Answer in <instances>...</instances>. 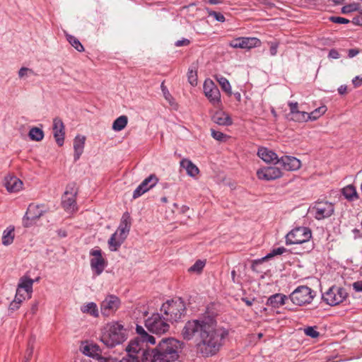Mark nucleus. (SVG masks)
I'll use <instances>...</instances> for the list:
<instances>
[{
  "mask_svg": "<svg viewBox=\"0 0 362 362\" xmlns=\"http://www.w3.org/2000/svg\"><path fill=\"white\" fill-rule=\"evenodd\" d=\"M180 334L185 341H191L195 337H199V341L195 345L197 353L203 357H210L219 351L228 332L216 328V322L208 317L188 320Z\"/></svg>",
  "mask_w": 362,
  "mask_h": 362,
  "instance_id": "obj_1",
  "label": "nucleus"
},
{
  "mask_svg": "<svg viewBox=\"0 0 362 362\" xmlns=\"http://www.w3.org/2000/svg\"><path fill=\"white\" fill-rule=\"evenodd\" d=\"M183 347L184 343L175 338L163 339L155 348L144 352L142 362H175Z\"/></svg>",
  "mask_w": 362,
  "mask_h": 362,
  "instance_id": "obj_2",
  "label": "nucleus"
},
{
  "mask_svg": "<svg viewBox=\"0 0 362 362\" xmlns=\"http://www.w3.org/2000/svg\"><path fill=\"white\" fill-rule=\"evenodd\" d=\"M127 339V330L117 322L108 324L104 329L100 341L108 348L122 344Z\"/></svg>",
  "mask_w": 362,
  "mask_h": 362,
  "instance_id": "obj_3",
  "label": "nucleus"
},
{
  "mask_svg": "<svg viewBox=\"0 0 362 362\" xmlns=\"http://www.w3.org/2000/svg\"><path fill=\"white\" fill-rule=\"evenodd\" d=\"M166 320L173 322H178L186 314V307L184 301L181 298L167 300L160 308Z\"/></svg>",
  "mask_w": 362,
  "mask_h": 362,
  "instance_id": "obj_4",
  "label": "nucleus"
},
{
  "mask_svg": "<svg viewBox=\"0 0 362 362\" xmlns=\"http://www.w3.org/2000/svg\"><path fill=\"white\" fill-rule=\"evenodd\" d=\"M312 237V233L310 228L307 227H298L293 229L286 236V245L303 244L307 243L304 252H310L313 248V244L310 243Z\"/></svg>",
  "mask_w": 362,
  "mask_h": 362,
  "instance_id": "obj_5",
  "label": "nucleus"
},
{
  "mask_svg": "<svg viewBox=\"0 0 362 362\" xmlns=\"http://www.w3.org/2000/svg\"><path fill=\"white\" fill-rule=\"evenodd\" d=\"M316 292L307 286H298L288 297L294 305L303 306L312 303Z\"/></svg>",
  "mask_w": 362,
  "mask_h": 362,
  "instance_id": "obj_6",
  "label": "nucleus"
},
{
  "mask_svg": "<svg viewBox=\"0 0 362 362\" xmlns=\"http://www.w3.org/2000/svg\"><path fill=\"white\" fill-rule=\"evenodd\" d=\"M90 265L94 276H100L107 265V261L99 247L90 250Z\"/></svg>",
  "mask_w": 362,
  "mask_h": 362,
  "instance_id": "obj_7",
  "label": "nucleus"
},
{
  "mask_svg": "<svg viewBox=\"0 0 362 362\" xmlns=\"http://www.w3.org/2000/svg\"><path fill=\"white\" fill-rule=\"evenodd\" d=\"M168 321L165 317L159 313H154L146 320L145 325L151 332L162 334L167 332L170 328Z\"/></svg>",
  "mask_w": 362,
  "mask_h": 362,
  "instance_id": "obj_8",
  "label": "nucleus"
},
{
  "mask_svg": "<svg viewBox=\"0 0 362 362\" xmlns=\"http://www.w3.org/2000/svg\"><path fill=\"white\" fill-rule=\"evenodd\" d=\"M334 211V206L328 201H317L310 207V213L317 220H322L331 216Z\"/></svg>",
  "mask_w": 362,
  "mask_h": 362,
  "instance_id": "obj_9",
  "label": "nucleus"
},
{
  "mask_svg": "<svg viewBox=\"0 0 362 362\" xmlns=\"http://www.w3.org/2000/svg\"><path fill=\"white\" fill-rule=\"evenodd\" d=\"M345 288L333 286L322 294V299L327 304L334 306L342 303L347 297Z\"/></svg>",
  "mask_w": 362,
  "mask_h": 362,
  "instance_id": "obj_10",
  "label": "nucleus"
},
{
  "mask_svg": "<svg viewBox=\"0 0 362 362\" xmlns=\"http://www.w3.org/2000/svg\"><path fill=\"white\" fill-rule=\"evenodd\" d=\"M203 89L205 96L213 106L216 107H221L220 90L211 79L207 78L204 81Z\"/></svg>",
  "mask_w": 362,
  "mask_h": 362,
  "instance_id": "obj_11",
  "label": "nucleus"
},
{
  "mask_svg": "<svg viewBox=\"0 0 362 362\" xmlns=\"http://www.w3.org/2000/svg\"><path fill=\"white\" fill-rule=\"evenodd\" d=\"M78 194V189L74 182L69 184L62 197V205L65 211H74L76 210V197Z\"/></svg>",
  "mask_w": 362,
  "mask_h": 362,
  "instance_id": "obj_12",
  "label": "nucleus"
},
{
  "mask_svg": "<svg viewBox=\"0 0 362 362\" xmlns=\"http://www.w3.org/2000/svg\"><path fill=\"white\" fill-rule=\"evenodd\" d=\"M121 305V300L115 295H107L100 303V312L105 317H109L115 314Z\"/></svg>",
  "mask_w": 362,
  "mask_h": 362,
  "instance_id": "obj_13",
  "label": "nucleus"
},
{
  "mask_svg": "<svg viewBox=\"0 0 362 362\" xmlns=\"http://www.w3.org/2000/svg\"><path fill=\"white\" fill-rule=\"evenodd\" d=\"M46 211L45 207L42 204H35L32 203L29 204L27 211L23 217V226L29 227L35 221L40 218Z\"/></svg>",
  "mask_w": 362,
  "mask_h": 362,
  "instance_id": "obj_14",
  "label": "nucleus"
},
{
  "mask_svg": "<svg viewBox=\"0 0 362 362\" xmlns=\"http://www.w3.org/2000/svg\"><path fill=\"white\" fill-rule=\"evenodd\" d=\"M158 182V178L155 174H151L145 178L133 192V199H137L148 192Z\"/></svg>",
  "mask_w": 362,
  "mask_h": 362,
  "instance_id": "obj_15",
  "label": "nucleus"
},
{
  "mask_svg": "<svg viewBox=\"0 0 362 362\" xmlns=\"http://www.w3.org/2000/svg\"><path fill=\"white\" fill-rule=\"evenodd\" d=\"M261 45V41L257 37H239L229 43L233 48L251 49Z\"/></svg>",
  "mask_w": 362,
  "mask_h": 362,
  "instance_id": "obj_16",
  "label": "nucleus"
},
{
  "mask_svg": "<svg viewBox=\"0 0 362 362\" xmlns=\"http://www.w3.org/2000/svg\"><path fill=\"white\" fill-rule=\"evenodd\" d=\"M282 173L277 167H267L259 169L257 171V176L259 180H272L281 177Z\"/></svg>",
  "mask_w": 362,
  "mask_h": 362,
  "instance_id": "obj_17",
  "label": "nucleus"
},
{
  "mask_svg": "<svg viewBox=\"0 0 362 362\" xmlns=\"http://www.w3.org/2000/svg\"><path fill=\"white\" fill-rule=\"evenodd\" d=\"M34 280L27 276H23L20 278L16 294L18 296L25 297L23 294H21L22 291L26 293L28 298H30L33 293V286Z\"/></svg>",
  "mask_w": 362,
  "mask_h": 362,
  "instance_id": "obj_18",
  "label": "nucleus"
},
{
  "mask_svg": "<svg viewBox=\"0 0 362 362\" xmlns=\"http://www.w3.org/2000/svg\"><path fill=\"white\" fill-rule=\"evenodd\" d=\"M145 343L139 340V338H134L132 339L127 346L126 351L128 354L139 356L141 354V361L142 362L143 354L144 351H148L150 349L145 347Z\"/></svg>",
  "mask_w": 362,
  "mask_h": 362,
  "instance_id": "obj_19",
  "label": "nucleus"
},
{
  "mask_svg": "<svg viewBox=\"0 0 362 362\" xmlns=\"http://www.w3.org/2000/svg\"><path fill=\"white\" fill-rule=\"evenodd\" d=\"M278 163L287 171H294L298 170L301 166V162L296 157L291 156H281Z\"/></svg>",
  "mask_w": 362,
  "mask_h": 362,
  "instance_id": "obj_20",
  "label": "nucleus"
},
{
  "mask_svg": "<svg viewBox=\"0 0 362 362\" xmlns=\"http://www.w3.org/2000/svg\"><path fill=\"white\" fill-rule=\"evenodd\" d=\"M53 135L57 144L62 146L64 141V125L62 120L58 117L53 119Z\"/></svg>",
  "mask_w": 362,
  "mask_h": 362,
  "instance_id": "obj_21",
  "label": "nucleus"
},
{
  "mask_svg": "<svg viewBox=\"0 0 362 362\" xmlns=\"http://www.w3.org/2000/svg\"><path fill=\"white\" fill-rule=\"evenodd\" d=\"M4 186L9 192H16L22 189L23 182L16 176H7L4 180Z\"/></svg>",
  "mask_w": 362,
  "mask_h": 362,
  "instance_id": "obj_22",
  "label": "nucleus"
},
{
  "mask_svg": "<svg viewBox=\"0 0 362 362\" xmlns=\"http://www.w3.org/2000/svg\"><path fill=\"white\" fill-rule=\"evenodd\" d=\"M131 225L130 215L128 212H125L122 216L119 226L116 231L127 238L130 230Z\"/></svg>",
  "mask_w": 362,
  "mask_h": 362,
  "instance_id": "obj_23",
  "label": "nucleus"
},
{
  "mask_svg": "<svg viewBox=\"0 0 362 362\" xmlns=\"http://www.w3.org/2000/svg\"><path fill=\"white\" fill-rule=\"evenodd\" d=\"M288 300V296L282 293L272 295L267 301V305L274 308H278L286 305Z\"/></svg>",
  "mask_w": 362,
  "mask_h": 362,
  "instance_id": "obj_24",
  "label": "nucleus"
},
{
  "mask_svg": "<svg viewBox=\"0 0 362 362\" xmlns=\"http://www.w3.org/2000/svg\"><path fill=\"white\" fill-rule=\"evenodd\" d=\"M258 156L266 163H278L279 158L275 152L265 147H261L257 151Z\"/></svg>",
  "mask_w": 362,
  "mask_h": 362,
  "instance_id": "obj_25",
  "label": "nucleus"
},
{
  "mask_svg": "<svg viewBox=\"0 0 362 362\" xmlns=\"http://www.w3.org/2000/svg\"><path fill=\"white\" fill-rule=\"evenodd\" d=\"M212 120L216 124L222 126H229L233 123L229 115L223 110L216 111L212 116Z\"/></svg>",
  "mask_w": 362,
  "mask_h": 362,
  "instance_id": "obj_26",
  "label": "nucleus"
},
{
  "mask_svg": "<svg viewBox=\"0 0 362 362\" xmlns=\"http://www.w3.org/2000/svg\"><path fill=\"white\" fill-rule=\"evenodd\" d=\"M180 165L181 168L185 169L187 174L190 177H194L199 173L198 167L189 159H182Z\"/></svg>",
  "mask_w": 362,
  "mask_h": 362,
  "instance_id": "obj_27",
  "label": "nucleus"
},
{
  "mask_svg": "<svg viewBox=\"0 0 362 362\" xmlns=\"http://www.w3.org/2000/svg\"><path fill=\"white\" fill-rule=\"evenodd\" d=\"M86 137L84 136L78 135L74 140V160H78L83 152Z\"/></svg>",
  "mask_w": 362,
  "mask_h": 362,
  "instance_id": "obj_28",
  "label": "nucleus"
},
{
  "mask_svg": "<svg viewBox=\"0 0 362 362\" xmlns=\"http://www.w3.org/2000/svg\"><path fill=\"white\" fill-rule=\"evenodd\" d=\"M125 239V237L121 235L117 231L114 233L108 240L110 250L111 251L118 250Z\"/></svg>",
  "mask_w": 362,
  "mask_h": 362,
  "instance_id": "obj_29",
  "label": "nucleus"
},
{
  "mask_svg": "<svg viewBox=\"0 0 362 362\" xmlns=\"http://www.w3.org/2000/svg\"><path fill=\"white\" fill-rule=\"evenodd\" d=\"M286 251V249L284 247H279L273 249L269 253H268L264 257L254 260L252 264V269L255 270V267L257 264H261L262 262H264L265 260H267L269 258H272L276 255H281L284 252H285Z\"/></svg>",
  "mask_w": 362,
  "mask_h": 362,
  "instance_id": "obj_30",
  "label": "nucleus"
},
{
  "mask_svg": "<svg viewBox=\"0 0 362 362\" xmlns=\"http://www.w3.org/2000/svg\"><path fill=\"white\" fill-rule=\"evenodd\" d=\"M15 228L13 226H9L3 232L2 244L5 246L10 245L13 243L15 238Z\"/></svg>",
  "mask_w": 362,
  "mask_h": 362,
  "instance_id": "obj_31",
  "label": "nucleus"
},
{
  "mask_svg": "<svg viewBox=\"0 0 362 362\" xmlns=\"http://www.w3.org/2000/svg\"><path fill=\"white\" fill-rule=\"evenodd\" d=\"M342 195L349 202L358 199V194L356 187L352 185H349L341 189Z\"/></svg>",
  "mask_w": 362,
  "mask_h": 362,
  "instance_id": "obj_32",
  "label": "nucleus"
},
{
  "mask_svg": "<svg viewBox=\"0 0 362 362\" xmlns=\"http://www.w3.org/2000/svg\"><path fill=\"white\" fill-rule=\"evenodd\" d=\"M81 311L83 313L88 314L93 317L99 316V311L95 303L90 302L81 306Z\"/></svg>",
  "mask_w": 362,
  "mask_h": 362,
  "instance_id": "obj_33",
  "label": "nucleus"
},
{
  "mask_svg": "<svg viewBox=\"0 0 362 362\" xmlns=\"http://www.w3.org/2000/svg\"><path fill=\"white\" fill-rule=\"evenodd\" d=\"M83 354L93 358L97 357L98 359L99 357L101 356V350L98 344H91L84 346Z\"/></svg>",
  "mask_w": 362,
  "mask_h": 362,
  "instance_id": "obj_34",
  "label": "nucleus"
},
{
  "mask_svg": "<svg viewBox=\"0 0 362 362\" xmlns=\"http://www.w3.org/2000/svg\"><path fill=\"white\" fill-rule=\"evenodd\" d=\"M128 123V117L126 115H121L117 117L112 124V129L115 132L122 131Z\"/></svg>",
  "mask_w": 362,
  "mask_h": 362,
  "instance_id": "obj_35",
  "label": "nucleus"
},
{
  "mask_svg": "<svg viewBox=\"0 0 362 362\" xmlns=\"http://www.w3.org/2000/svg\"><path fill=\"white\" fill-rule=\"evenodd\" d=\"M216 80L218 82L222 90L225 91L228 95H231L232 90L231 86L228 80L223 76H216Z\"/></svg>",
  "mask_w": 362,
  "mask_h": 362,
  "instance_id": "obj_36",
  "label": "nucleus"
},
{
  "mask_svg": "<svg viewBox=\"0 0 362 362\" xmlns=\"http://www.w3.org/2000/svg\"><path fill=\"white\" fill-rule=\"evenodd\" d=\"M28 136L32 141H40L44 138V132L41 129L34 127L30 129Z\"/></svg>",
  "mask_w": 362,
  "mask_h": 362,
  "instance_id": "obj_37",
  "label": "nucleus"
},
{
  "mask_svg": "<svg viewBox=\"0 0 362 362\" xmlns=\"http://www.w3.org/2000/svg\"><path fill=\"white\" fill-rule=\"evenodd\" d=\"M66 37L67 41L74 47L78 52H82L84 51V47L81 42L74 35L66 34Z\"/></svg>",
  "mask_w": 362,
  "mask_h": 362,
  "instance_id": "obj_38",
  "label": "nucleus"
},
{
  "mask_svg": "<svg viewBox=\"0 0 362 362\" xmlns=\"http://www.w3.org/2000/svg\"><path fill=\"white\" fill-rule=\"evenodd\" d=\"M206 264V262L205 261H203V260H201V259H198L195 262V263L191 266L189 269H188V272H190V273H197V274H199L202 272V271L203 270L204 266Z\"/></svg>",
  "mask_w": 362,
  "mask_h": 362,
  "instance_id": "obj_39",
  "label": "nucleus"
},
{
  "mask_svg": "<svg viewBox=\"0 0 362 362\" xmlns=\"http://www.w3.org/2000/svg\"><path fill=\"white\" fill-rule=\"evenodd\" d=\"M25 300V297L18 296V295L16 294L13 300L10 303L8 310L12 312L17 310L20 308L22 302Z\"/></svg>",
  "mask_w": 362,
  "mask_h": 362,
  "instance_id": "obj_40",
  "label": "nucleus"
},
{
  "mask_svg": "<svg viewBox=\"0 0 362 362\" xmlns=\"http://www.w3.org/2000/svg\"><path fill=\"white\" fill-rule=\"evenodd\" d=\"M308 113L304 111L296 112L291 116V119L297 122H303L308 120Z\"/></svg>",
  "mask_w": 362,
  "mask_h": 362,
  "instance_id": "obj_41",
  "label": "nucleus"
},
{
  "mask_svg": "<svg viewBox=\"0 0 362 362\" xmlns=\"http://www.w3.org/2000/svg\"><path fill=\"white\" fill-rule=\"evenodd\" d=\"M160 88L165 99L170 103V105L174 104V98L169 92L168 88L165 86L164 82L161 83Z\"/></svg>",
  "mask_w": 362,
  "mask_h": 362,
  "instance_id": "obj_42",
  "label": "nucleus"
},
{
  "mask_svg": "<svg viewBox=\"0 0 362 362\" xmlns=\"http://www.w3.org/2000/svg\"><path fill=\"white\" fill-rule=\"evenodd\" d=\"M35 342V338L33 337H30L28 341V346H27V349L25 351V357H27L28 358H32L33 354V351H34Z\"/></svg>",
  "mask_w": 362,
  "mask_h": 362,
  "instance_id": "obj_43",
  "label": "nucleus"
},
{
  "mask_svg": "<svg viewBox=\"0 0 362 362\" xmlns=\"http://www.w3.org/2000/svg\"><path fill=\"white\" fill-rule=\"evenodd\" d=\"M207 13L209 16H211L215 18L216 21L223 23L226 21V18L224 15L221 12H217L212 11L211 9L206 8Z\"/></svg>",
  "mask_w": 362,
  "mask_h": 362,
  "instance_id": "obj_44",
  "label": "nucleus"
},
{
  "mask_svg": "<svg viewBox=\"0 0 362 362\" xmlns=\"http://www.w3.org/2000/svg\"><path fill=\"white\" fill-rule=\"evenodd\" d=\"M136 331L139 335L136 338H139V340L145 343V339L147 337L148 334L146 332L142 326L138 325H136Z\"/></svg>",
  "mask_w": 362,
  "mask_h": 362,
  "instance_id": "obj_45",
  "label": "nucleus"
},
{
  "mask_svg": "<svg viewBox=\"0 0 362 362\" xmlns=\"http://www.w3.org/2000/svg\"><path fill=\"white\" fill-rule=\"evenodd\" d=\"M304 332L307 336L312 338H317L320 336V333L317 331L315 327H308L304 329Z\"/></svg>",
  "mask_w": 362,
  "mask_h": 362,
  "instance_id": "obj_46",
  "label": "nucleus"
},
{
  "mask_svg": "<svg viewBox=\"0 0 362 362\" xmlns=\"http://www.w3.org/2000/svg\"><path fill=\"white\" fill-rule=\"evenodd\" d=\"M211 136L214 139H216L218 141H223L227 137V135L224 134L223 133H222L219 131H216V130L211 129Z\"/></svg>",
  "mask_w": 362,
  "mask_h": 362,
  "instance_id": "obj_47",
  "label": "nucleus"
},
{
  "mask_svg": "<svg viewBox=\"0 0 362 362\" xmlns=\"http://www.w3.org/2000/svg\"><path fill=\"white\" fill-rule=\"evenodd\" d=\"M188 81L189 83L194 86L197 84V72L192 70H189L187 74Z\"/></svg>",
  "mask_w": 362,
  "mask_h": 362,
  "instance_id": "obj_48",
  "label": "nucleus"
},
{
  "mask_svg": "<svg viewBox=\"0 0 362 362\" xmlns=\"http://www.w3.org/2000/svg\"><path fill=\"white\" fill-rule=\"evenodd\" d=\"M31 74H34V71L27 67H22L18 71V76L21 78Z\"/></svg>",
  "mask_w": 362,
  "mask_h": 362,
  "instance_id": "obj_49",
  "label": "nucleus"
},
{
  "mask_svg": "<svg viewBox=\"0 0 362 362\" xmlns=\"http://www.w3.org/2000/svg\"><path fill=\"white\" fill-rule=\"evenodd\" d=\"M329 20L331 22L338 24H346L349 23V20L339 16H331Z\"/></svg>",
  "mask_w": 362,
  "mask_h": 362,
  "instance_id": "obj_50",
  "label": "nucleus"
},
{
  "mask_svg": "<svg viewBox=\"0 0 362 362\" xmlns=\"http://www.w3.org/2000/svg\"><path fill=\"white\" fill-rule=\"evenodd\" d=\"M139 356L127 354L126 357H123L119 362H139Z\"/></svg>",
  "mask_w": 362,
  "mask_h": 362,
  "instance_id": "obj_51",
  "label": "nucleus"
},
{
  "mask_svg": "<svg viewBox=\"0 0 362 362\" xmlns=\"http://www.w3.org/2000/svg\"><path fill=\"white\" fill-rule=\"evenodd\" d=\"M357 8H358L356 4H349L342 7L341 12L343 13H351L352 11H356Z\"/></svg>",
  "mask_w": 362,
  "mask_h": 362,
  "instance_id": "obj_52",
  "label": "nucleus"
},
{
  "mask_svg": "<svg viewBox=\"0 0 362 362\" xmlns=\"http://www.w3.org/2000/svg\"><path fill=\"white\" fill-rule=\"evenodd\" d=\"M288 105L290 109V114L292 116L296 112H298V103L297 102H288Z\"/></svg>",
  "mask_w": 362,
  "mask_h": 362,
  "instance_id": "obj_53",
  "label": "nucleus"
},
{
  "mask_svg": "<svg viewBox=\"0 0 362 362\" xmlns=\"http://www.w3.org/2000/svg\"><path fill=\"white\" fill-rule=\"evenodd\" d=\"M279 45L276 42H272L269 48V53L271 56H275L277 54Z\"/></svg>",
  "mask_w": 362,
  "mask_h": 362,
  "instance_id": "obj_54",
  "label": "nucleus"
},
{
  "mask_svg": "<svg viewBox=\"0 0 362 362\" xmlns=\"http://www.w3.org/2000/svg\"><path fill=\"white\" fill-rule=\"evenodd\" d=\"M190 43V41L188 39L184 38L182 40H177L175 42V45L176 47H182L187 46Z\"/></svg>",
  "mask_w": 362,
  "mask_h": 362,
  "instance_id": "obj_55",
  "label": "nucleus"
},
{
  "mask_svg": "<svg viewBox=\"0 0 362 362\" xmlns=\"http://www.w3.org/2000/svg\"><path fill=\"white\" fill-rule=\"evenodd\" d=\"M352 83L354 87H359L362 84V77L357 76L352 79Z\"/></svg>",
  "mask_w": 362,
  "mask_h": 362,
  "instance_id": "obj_56",
  "label": "nucleus"
},
{
  "mask_svg": "<svg viewBox=\"0 0 362 362\" xmlns=\"http://www.w3.org/2000/svg\"><path fill=\"white\" fill-rule=\"evenodd\" d=\"M328 57L332 59H339L340 54L337 50L332 49L329 52Z\"/></svg>",
  "mask_w": 362,
  "mask_h": 362,
  "instance_id": "obj_57",
  "label": "nucleus"
},
{
  "mask_svg": "<svg viewBox=\"0 0 362 362\" xmlns=\"http://www.w3.org/2000/svg\"><path fill=\"white\" fill-rule=\"evenodd\" d=\"M308 120H316L317 119H318L320 115V114L317 112L316 110H313V112H311L310 113H308Z\"/></svg>",
  "mask_w": 362,
  "mask_h": 362,
  "instance_id": "obj_58",
  "label": "nucleus"
},
{
  "mask_svg": "<svg viewBox=\"0 0 362 362\" xmlns=\"http://www.w3.org/2000/svg\"><path fill=\"white\" fill-rule=\"evenodd\" d=\"M353 288L356 292H362V281H356L353 284Z\"/></svg>",
  "mask_w": 362,
  "mask_h": 362,
  "instance_id": "obj_59",
  "label": "nucleus"
},
{
  "mask_svg": "<svg viewBox=\"0 0 362 362\" xmlns=\"http://www.w3.org/2000/svg\"><path fill=\"white\" fill-rule=\"evenodd\" d=\"M352 233H354V239L362 238V231H361L358 228H354L352 230Z\"/></svg>",
  "mask_w": 362,
  "mask_h": 362,
  "instance_id": "obj_60",
  "label": "nucleus"
},
{
  "mask_svg": "<svg viewBox=\"0 0 362 362\" xmlns=\"http://www.w3.org/2000/svg\"><path fill=\"white\" fill-rule=\"evenodd\" d=\"M147 343H150L151 344H155L156 339L153 336L148 334L147 336V337L145 339V344H146L145 347L147 346Z\"/></svg>",
  "mask_w": 362,
  "mask_h": 362,
  "instance_id": "obj_61",
  "label": "nucleus"
},
{
  "mask_svg": "<svg viewBox=\"0 0 362 362\" xmlns=\"http://www.w3.org/2000/svg\"><path fill=\"white\" fill-rule=\"evenodd\" d=\"M359 53V50L358 49H350L348 52V56L350 58H353L356 56Z\"/></svg>",
  "mask_w": 362,
  "mask_h": 362,
  "instance_id": "obj_62",
  "label": "nucleus"
},
{
  "mask_svg": "<svg viewBox=\"0 0 362 362\" xmlns=\"http://www.w3.org/2000/svg\"><path fill=\"white\" fill-rule=\"evenodd\" d=\"M99 362H117L116 359L112 358H106L100 356L98 358Z\"/></svg>",
  "mask_w": 362,
  "mask_h": 362,
  "instance_id": "obj_63",
  "label": "nucleus"
},
{
  "mask_svg": "<svg viewBox=\"0 0 362 362\" xmlns=\"http://www.w3.org/2000/svg\"><path fill=\"white\" fill-rule=\"evenodd\" d=\"M347 92V86L346 85H341L338 88V93L340 95H344Z\"/></svg>",
  "mask_w": 362,
  "mask_h": 362,
  "instance_id": "obj_64",
  "label": "nucleus"
}]
</instances>
